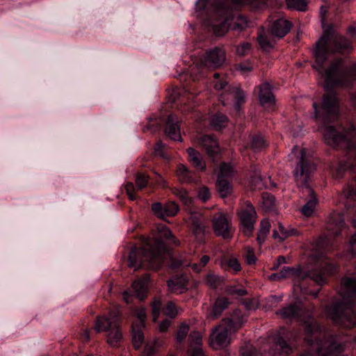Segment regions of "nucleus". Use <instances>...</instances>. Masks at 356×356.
Returning a JSON list of instances; mask_svg holds the SVG:
<instances>
[{
	"instance_id": "f257e3e1",
	"label": "nucleus",
	"mask_w": 356,
	"mask_h": 356,
	"mask_svg": "<svg viewBox=\"0 0 356 356\" xmlns=\"http://www.w3.org/2000/svg\"><path fill=\"white\" fill-rule=\"evenodd\" d=\"M324 78V89L327 92L323 96L321 106L316 102L313 104L316 119H321L324 124L333 122L337 119L339 113L338 99L332 90L334 86L348 87L356 80V62L350 67L343 65L342 58L333 60L323 73H318ZM356 106V93L352 96Z\"/></svg>"
},
{
	"instance_id": "f03ea898",
	"label": "nucleus",
	"mask_w": 356,
	"mask_h": 356,
	"mask_svg": "<svg viewBox=\"0 0 356 356\" xmlns=\"http://www.w3.org/2000/svg\"><path fill=\"white\" fill-rule=\"evenodd\" d=\"M159 238L148 239L142 248H133L129 255L128 266L136 270L140 268L158 270L162 266L169 252L162 239L179 245V241L165 225L158 227Z\"/></svg>"
},
{
	"instance_id": "7ed1b4c3",
	"label": "nucleus",
	"mask_w": 356,
	"mask_h": 356,
	"mask_svg": "<svg viewBox=\"0 0 356 356\" xmlns=\"http://www.w3.org/2000/svg\"><path fill=\"white\" fill-rule=\"evenodd\" d=\"M341 299L325 307L327 316L336 323L356 325V313L353 310V299L356 298V273L341 280Z\"/></svg>"
},
{
	"instance_id": "20e7f679",
	"label": "nucleus",
	"mask_w": 356,
	"mask_h": 356,
	"mask_svg": "<svg viewBox=\"0 0 356 356\" xmlns=\"http://www.w3.org/2000/svg\"><path fill=\"white\" fill-rule=\"evenodd\" d=\"M305 331V341L314 353L305 352L300 356H339L343 352L344 345L337 341L335 337H329L324 341L321 339L325 338V334L316 321H306Z\"/></svg>"
},
{
	"instance_id": "39448f33",
	"label": "nucleus",
	"mask_w": 356,
	"mask_h": 356,
	"mask_svg": "<svg viewBox=\"0 0 356 356\" xmlns=\"http://www.w3.org/2000/svg\"><path fill=\"white\" fill-rule=\"evenodd\" d=\"M315 170L316 165L312 159L306 155V149H302L293 174L297 186L301 189L302 197L307 201L301 209V213L306 217L313 214L318 203L316 195L309 184L310 176Z\"/></svg>"
},
{
	"instance_id": "423d86ee",
	"label": "nucleus",
	"mask_w": 356,
	"mask_h": 356,
	"mask_svg": "<svg viewBox=\"0 0 356 356\" xmlns=\"http://www.w3.org/2000/svg\"><path fill=\"white\" fill-rule=\"evenodd\" d=\"M352 49L350 42L343 36L332 33V27L325 31L323 35L316 42L314 54L316 58L313 67L323 73L324 63L330 54L349 53Z\"/></svg>"
},
{
	"instance_id": "0eeeda50",
	"label": "nucleus",
	"mask_w": 356,
	"mask_h": 356,
	"mask_svg": "<svg viewBox=\"0 0 356 356\" xmlns=\"http://www.w3.org/2000/svg\"><path fill=\"white\" fill-rule=\"evenodd\" d=\"M213 6L215 11L209 24L216 36L224 35L229 29L242 31L247 27L246 17L241 15L235 17L225 0H216Z\"/></svg>"
},
{
	"instance_id": "6e6552de",
	"label": "nucleus",
	"mask_w": 356,
	"mask_h": 356,
	"mask_svg": "<svg viewBox=\"0 0 356 356\" xmlns=\"http://www.w3.org/2000/svg\"><path fill=\"white\" fill-rule=\"evenodd\" d=\"M337 270V266L333 264H326L323 270H314L312 271H302L300 268H295L291 267H284L280 272L273 273L270 276V279L274 281L280 280L282 279L288 278L292 276H297L300 280V288L302 291L305 293H312L314 297H317L319 290L313 293L311 291L306 289L305 286V280L309 279L318 285H323L325 283V273L333 274Z\"/></svg>"
},
{
	"instance_id": "1a4fd4ad",
	"label": "nucleus",
	"mask_w": 356,
	"mask_h": 356,
	"mask_svg": "<svg viewBox=\"0 0 356 356\" xmlns=\"http://www.w3.org/2000/svg\"><path fill=\"white\" fill-rule=\"evenodd\" d=\"M120 315V310L115 308L107 315L97 316L95 321V330L97 332H107V343L112 347L119 346L122 340Z\"/></svg>"
},
{
	"instance_id": "9d476101",
	"label": "nucleus",
	"mask_w": 356,
	"mask_h": 356,
	"mask_svg": "<svg viewBox=\"0 0 356 356\" xmlns=\"http://www.w3.org/2000/svg\"><path fill=\"white\" fill-rule=\"evenodd\" d=\"M323 137L325 142L334 148L356 150V129L353 124L346 129L341 128L340 130L333 126H326Z\"/></svg>"
},
{
	"instance_id": "9b49d317",
	"label": "nucleus",
	"mask_w": 356,
	"mask_h": 356,
	"mask_svg": "<svg viewBox=\"0 0 356 356\" xmlns=\"http://www.w3.org/2000/svg\"><path fill=\"white\" fill-rule=\"evenodd\" d=\"M238 215L243 226V234L248 236L252 235L257 218V212L252 203L246 201Z\"/></svg>"
},
{
	"instance_id": "f8f14e48",
	"label": "nucleus",
	"mask_w": 356,
	"mask_h": 356,
	"mask_svg": "<svg viewBox=\"0 0 356 356\" xmlns=\"http://www.w3.org/2000/svg\"><path fill=\"white\" fill-rule=\"evenodd\" d=\"M225 60V50L222 47H215L206 52L197 63V66L218 68L223 65Z\"/></svg>"
},
{
	"instance_id": "ddd939ff",
	"label": "nucleus",
	"mask_w": 356,
	"mask_h": 356,
	"mask_svg": "<svg viewBox=\"0 0 356 356\" xmlns=\"http://www.w3.org/2000/svg\"><path fill=\"white\" fill-rule=\"evenodd\" d=\"M211 223L213 232L217 236L224 239L232 238V227L225 213L222 212L214 213L211 218Z\"/></svg>"
},
{
	"instance_id": "4468645a",
	"label": "nucleus",
	"mask_w": 356,
	"mask_h": 356,
	"mask_svg": "<svg viewBox=\"0 0 356 356\" xmlns=\"http://www.w3.org/2000/svg\"><path fill=\"white\" fill-rule=\"evenodd\" d=\"M214 88L216 90H223V93L221 95L220 98L223 97L225 94H234L235 99V108L236 110H239L241 104L245 102V93L244 92L232 86H229L225 80H218L215 83Z\"/></svg>"
},
{
	"instance_id": "2eb2a0df",
	"label": "nucleus",
	"mask_w": 356,
	"mask_h": 356,
	"mask_svg": "<svg viewBox=\"0 0 356 356\" xmlns=\"http://www.w3.org/2000/svg\"><path fill=\"white\" fill-rule=\"evenodd\" d=\"M190 228L195 239L202 242L207 228L204 217L200 213H192L188 218Z\"/></svg>"
},
{
	"instance_id": "dca6fc26",
	"label": "nucleus",
	"mask_w": 356,
	"mask_h": 356,
	"mask_svg": "<svg viewBox=\"0 0 356 356\" xmlns=\"http://www.w3.org/2000/svg\"><path fill=\"white\" fill-rule=\"evenodd\" d=\"M233 332L225 324H221L213 331L210 336L211 346L218 349L223 347L228 343V336Z\"/></svg>"
},
{
	"instance_id": "f3484780",
	"label": "nucleus",
	"mask_w": 356,
	"mask_h": 356,
	"mask_svg": "<svg viewBox=\"0 0 356 356\" xmlns=\"http://www.w3.org/2000/svg\"><path fill=\"white\" fill-rule=\"evenodd\" d=\"M291 352L292 347L290 343L283 337L278 335L266 356H288Z\"/></svg>"
},
{
	"instance_id": "a211bd4d",
	"label": "nucleus",
	"mask_w": 356,
	"mask_h": 356,
	"mask_svg": "<svg viewBox=\"0 0 356 356\" xmlns=\"http://www.w3.org/2000/svg\"><path fill=\"white\" fill-rule=\"evenodd\" d=\"M165 134L172 140L181 141L179 120L176 115H168L164 129Z\"/></svg>"
},
{
	"instance_id": "6ab92c4d",
	"label": "nucleus",
	"mask_w": 356,
	"mask_h": 356,
	"mask_svg": "<svg viewBox=\"0 0 356 356\" xmlns=\"http://www.w3.org/2000/svg\"><path fill=\"white\" fill-rule=\"evenodd\" d=\"M198 140L209 157L213 159L218 156L220 152L219 143L213 136L204 135Z\"/></svg>"
},
{
	"instance_id": "aec40b11",
	"label": "nucleus",
	"mask_w": 356,
	"mask_h": 356,
	"mask_svg": "<svg viewBox=\"0 0 356 356\" xmlns=\"http://www.w3.org/2000/svg\"><path fill=\"white\" fill-rule=\"evenodd\" d=\"M188 278L184 274L172 276L167 284L171 293L181 294L188 290Z\"/></svg>"
},
{
	"instance_id": "412c9836",
	"label": "nucleus",
	"mask_w": 356,
	"mask_h": 356,
	"mask_svg": "<svg viewBox=\"0 0 356 356\" xmlns=\"http://www.w3.org/2000/svg\"><path fill=\"white\" fill-rule=\"evenodd\" d=\"M246 319L240 309H235L229 317L225 318L222 320V323L225 324L233 332H236Z\"/></svg>"
},
{
	"instance_id": "4be33fe9",
	"label": "nucleus",
	"mask_w": 356,
	"mask_h": 356,
	"mask_svg": "<svg viewBox=\"0 0 356 356\" xmlns=\"http://www.w3.org/2000/svg\"><path fill=\"white\" fill-rule=\"evenodd\" d=\"M291 23L286 19H278L270 26L271 34L279 38L284 37L291 30Z\"/></svg>"
},
{
	"instance_id": "5701e85b",
	"label": "nucleus",
	"mask_w": 356,
	"mask_h": 356,
	"mask_svg": "<svg viewBox=\"0 0 356 356\" xmlns=\"http://www.w3.org/2000/svg\"><path fill=\"white\" fill-rule=\"evenodd\" d=\"M343 216L339 213H334L330 216L326 228L334 236H338L344 226Z\"/></svg>"
},
{
	"instance_id": "b1692460",
	"label": "nucleus",
	"mask_w": 356,
	"mask_h": 356,
	"mask_svg": "<svg viewBox=\"0 0 356 356\" xmlns=\"http://www.w3.org/2000/svg\"><path fill=\"white\" fill-rule=\"evenodd\" d=\"M150 280L149 275L145 274L141 279L136 280L132 284L133 290L136 297L143 300L145 298L147 294V285Z\"/></svg>"
},
{
	"instance_id": "393cba45",
	"label": "nucleus",
	"mask_w": 356,
	"mask_h": 356,
	"mask_svg": "<svg viewBox=\"0 0 356 356\" xmlns=\"http://www.w3.org/2000/svg\"><path fill=\"white\" fill-rule=\"evenodd\" d=\"M302 314L301 307L297 304H290L276 312V314L281 316L283 318H296Z\"/></svg>"
},
{
	"instance_id": "a878e982",
	"label": "nucleus",
	"mask_w": 356,
	"mask_h": 356,
	"mask_svg": "<svg viewBox=\"0 0 356 356\" xmlns=\"http://www.w3.org/2000/svg\"><path fill=\"white\" fill-rule=\"evenodd\" d=\"M259 91V102L261 106L273 105L275 104V97L271 91V87L269 83H262Z\"/></svg>"
},
{
	"instance_id": "bb28decb",
	"label": "nucleus",
	"mask_w": 356,
	"mask_h": 356,
	"mask_svg": "<svg viewBox=\"0 0 356 356\" xmlns=\"http://www.w3.org/2000/svg\"><path fill=\"white\" fill-rule=\"evenodd\" d=\"M176 175L181 183L190 184L195 180L194 172L189 170L184 165L179 164L177 168Z\"/></svg>"
},
{
	"instance_id": "cd10ccee",
	"label": "nucleus",
	"mask_w": 356,
	"mask_h": 356,
	"mask_svg": "<svg viewBox=\"0 0 356 356\" xmlns=\"http://www.w3.org/2000/svg\"><path fill=\"white\" fill-rule=\"evenodd\" d=\"M187 152L188 154L189 161L192 165L201 171H204L206 169V165L202 161V156L200 152L192 147L188 148Z\"/></svg>"
},
{
	"instance_id": "c85d7f7f",
	"label": "nucleus",
	"mask_w": 356,
	"mask_h": 356,
	"mask_svg": "<svg viewBox=\"0 0 356 356\" xmlns=\"http://www.w3.org/2000/svg\"><path fill=\"white\" fill-rule=\"evenodd\" d=\"M216 188L221 197H226L231 194L232 186L228 179H222V177H218L216 181Z\"/></svg>"
},
{
	"instance_id": "c756f323",
	"label": "nucleus",
	"mask_w": 356,
	"mask_h": 356,
	"mask_svg": "<svg viewBox=\"0 0 356 356\" xmlns=\"http://www.w3.org/2000/svg\"><path fill=\"white\" fill-rule=\"evenodd\" d=\"M229 302L228 299L225 297H220L218 298L214 303L213 311H212V316L213 318H218L222 313V312L227 309Z\"/></svg>"
},
{
	"instance_id": "7c9ffc66",
	"label": "nucleus",
	"mask_w": 356,
	"mask_h": 356,
	"mask_svg": "<svg viewBox=\"0 0 356 356\" xmlns=\"http://www.w3.org/2000/svg\"><path fill=\"white\" fill-rule=\"evenodd\" d=\"M143 326L136 325L134 323L132 325V342L136 349L140 347L143 342V333L142 332Z\"/></svg>"
},
{
	"instance_id": "2f4dec72",
	"label": "nucleus",
	"mask_w": 356,
	"mask_h": 356,
	"mask_svg": "<svg viewBox=\"0 0 356 356\" xmlns=\"http://www.w3.org/2000/svg\"><path fill=\"white\" fill-rule=\"evenodd\" d=\"M227 123V118L222 113L215 114L211 120V125L216 130L219 131L222 128L225 127Z\"/></svg>"
},
{
	"instance_id": "473e14b6",
	"label": "nucleus",
	"mask_w": 356,
	"mask_h": 356,
	"mask_svg": "<svg viewBox=\"0 0 356 356\" xmlns=\"http://www.w3.org/2000/svg\"><path fill=\"white\" fill-rule=\"evenodd\" d=\"M204 281L208 287L215 289L222 284L223 278L214 273H209L204 277Z\"/></svg>"
},
{
	"instance_id": "72a5a7b5",
	"label": "nucleus",
	"mask_w": 356,
	"mask_h": 356,
	"mask_svg": "<svg viewBox=\"0 0 356 356\" xmlns=\"http://www.w3.org/2000/svg\"><path fill=\"white\" fill-rule=\"evenodd\" d=\"M172 193L184 204L189 206L191 204L192 200L188 196V191L186 189L183 188H175L172 189Z\"/></svg>"
},
{
	"instance_id": "f704fd0d",
	"label": "nucleus",
	"mask_w": 356,
	"mask_h": 356,
	"mask_svg": "<svg viewBox=\"0 0 356 356\" xmlns=\"http://www.w3.org/2000/svg\"><path fill=\"white\" fill-rule=\"evenodd\" d=\"M238 5L248 6L252 9H259L264 6V0H232Z\"/></svg>"
},
{
	"instance_id": "c9c22d12",
	"label": "nucleus",
	"mask_w": 356,
	"mask_h": 356,
	"mask_svg": "<svg viewBox=\"0 0 356 356\" xmlns=\"http://www.w3.org/2000/svg\"><path fill=\"white\" fill-rule=\"evenodd\" d=\"M263 207L266 211L272 210L275 206V198L273 195L269 193H262Z\"/></svg>"
},
{
	"instance_id": "e433bc0d",
	"label": "nucleus",
	"mask_w": 356,
	"mask_h": 356,
	"mask_svg": "<svg viewBox=\"0 0 356 356\" xmlns=\"http://www.w3.org/2000/svg\"><path fill=\"white\" fill-rule=\"evenodd\" d=\"M266 146V141L261 136L257 135L252 137L251 147L254 151H261Z\"/></svg>"
},
{
	"instance_id": "4c0bfd02",
	"label": "nucleus",
	"mask_w": 356,
	"mask_h": 356,
	"mask_svg": "<svg viewBox=\"0 0 356 356\" xmlns=\"http://www.w3.org/2000/svg\"><path fill=\"white\" fill-rule=\"evenodd\" d=\"M286 5L290 8L300 11H305L307 7L306 0H285Z\"/></svg>"
},
{
	"instance_id": "58836bf2",
	"label": "nucleus",
	"mask_w": 356,
	"mask_h": 356,
	"mask_svg": "<svg viewBox=\"0 0 356 356\" xmlns=\"http://www.w3.org/2000/svg\"><path fill=\"white\" fill-rule=\"evenodd\" d=\"M149 183V177L144 173L138 172L136 175V184L138 190L145 188Z\"/></svg>"
},
{
	"instance_id": "ea45409f",
	"label": "nucleus",
	"mask_w": 356,
	"mask_h": 356,
	"mask_svg": "<svg viewBox=\"0 0 356 356\" xmlns=\"http://www.w3.org/2000/svg\"><path fill=\"white\" fill-rule=\"evenodd\" d=\"M222 264L228 268L233 270L234 272H238L241 269L240 263L238 259L234 257L225 259Z\"/></svg>"
},
{
	"instance_id": "a19ab883",
	"label": "nucleus",
	"mask_w": 356,
	"mask_h": 356,
	"mask_svg": "<svg viewBox=\"0 0 356 356\" xmlns=\"http://www.w3.org/2000/svg\"><path fill=\"white\" fill-rule=\"evenodd\" d=\"M233 173L232 166L228 163H222L220 166L218 177H222V179H229L232 177Z\"/></svg>"
},
{
	"instance_id": "79ce46f5",
	"label": "nucleus",
	"mask_w": 356,
	"mask_h": 356,
	"mask_svg": "<svg viewBox=\"0 0 356 356\" xmlns=\"http://www.w3.org/2000/svg\"><path fill=\"white\" fill-rule=\"evenodd\" d=\"M179 211L178 205L174 202H170L167 203L163 208L164 217L174 216L177 214Z\"/></svg>"
},
{
	"instance_id": "37998d69",
	"label": "nucleus",
	"mask_w": 356,
	"mask_h": 356,
	"mask_svg": "<svg viewBox=\"0 0 356 356\" xmlns=\"http://www.w3.org/2000/svg\"><path fill=\"white\" fill-rule=\"evenodd\" d=\"M257 41L263 50L266 51L273 47V45L270 42L268 36L262 33L258 35Z\"/></svg>"
},
{
	"instance_id": "c03bdc74",
	"label": "nucleus",
	"mask_w": 356,
	"mask_h": 356,
	"mask_svg": "<svg viewBox=\"0 0 356 356\" xmlns=\"http://www.w3.org/2000/svg\"><path fill=\"white\" fill-rule=\"evenodd\" d=\"M189 331V327L186 323H182L177 332L176 339L178 342L181 343L186 338Z\"/></svg>"
},
{
	"instance_id": "a18cd8bd",
	"label": "nucleus",
	"mask_w": 356,
	"mask_h": 356,
	"mask_svg": "<svg viewBox=\"0 0 356 356\" xmlns=\"http://www.w3.org/2000/svg\"><path fill=\"white\" fill-rule=\"evenodd\" d=\"M188 340L191 346L193 345L199 346L202 344V335L197 331H193L189 334Z\"/></svg>"
},
{
	"instance_id": "49530a36",
	"label": "nucleus",
	"mask_w": 356,
	"mask_h": 356,
	"mask_svg": "<svg viewBox=\"0 0 356 356\" xmlns=\"http://www.w3.org/2000/svg\"><path fill=\"white\" fill-rule=\"evenodd\" d=\"M163 312L166 316L172 318H175L178 313L176 305L172 302H169L166 305L165 307L163 309Z\"/></svg>"
},
{
	"instance_id": "de8ad7c7",
	"label": "nucleus",
	"mask_w": 356,
	"mask_h": 356,
	"mask_svg": "<svg viewBox=\"0 0 356 356\" xmlns=\"http://www.w3.org/2000/svg\"><path fill=\"white\" fill-rule=\"evenodd\" d=\"M251 49V44L243 42L236 48V54L239 56H244L248 54Z\"/></svg>"
},
{
	"instance_id": "09e8293b",
	"label": "nucleus",
	"mask_w": 356,
	"mask_h": 356,
	"mask_svg": "<svg viewBox=\"0 0 356 356\" xmlns=\"http://www.w3.org/2000/svg\"><path fill=\"white\" fill-rule=\"evenodd\" d=\"M209 260H210V257L209 256H207V255L202 256L198 264L195 263L192 265L193 270L196 273H199L200 271H201L202 268L203 267H204L208 264Z\"/></svg>"
},
{
	"instance_id": "8fccbe9b",
	"label": "nucleus",
	"mask_w": 356,
	"mask_h": 356,
	"mask_svg": "<svg viewBox=\"0 0 356 356\" xmlns=\"http://www.w3.org/2000/svg\"><path fill=\"white\" fill-rule=\"evenodd\" d=\"M152 314L155 321L160 314L162 303L159 299L155 298L152 302Z\"/></svg>"
},
{
	"instance_id": "3c124183",
	"label": "nucleus",
	"mask_w": 356,
	"mask_h": 356,
	"mask_svg": "<svg viewBox=\"0 0 356 356\" xmlns=\"http://www.w3.org/2000/svg\"><path fill=\"white\" fill-rule=\"evenodd\" d=\"M163 208L164 207L160 202H155L152 204L153 212L160 218H164Z\"/></svg>"
},
{
	"instance_id": "603ef678",
	"label": "nucleus",
	"mask_w": 356,
	"mask_h": 356,
	"mask_svg": "<svg viewBox=\"0 0 356 356\" xmlns=\"http://www.w3.org/2000/svg\"><path fill=\"white\" fill-rule=\"evenodd\" d=\"M198 197L204 202L208 201L211 197V193L209 188L206 186L200 188L198 193Z\"/></svg>"
},
{
	"instance_id": "864d4df0",
	"label": "nucleus",
	"mask_w": 356,
	"mask_h": 356,
	"mask_svg": "<svg viewBox=\"0 0 356 356\" xmlns=\"http://www.w3.org/2000/svg\"><path fill=\"white\" fill-rule=\"evenodd\" d=\"M124 188H125L126 193H127V195L129 196V198L132 201L136 200L137 196L134 194L136 187L134 186V184L132 182H128L125 185Z\"/></svg>"
},
{
	"instance_id": "5fc2aeb1",
	"label": "nucleus",
	"mask_w": 356,
	"mask_h": 356,
	"mask_svg": "<svg viewBox=\"0 0 356 356\" xmlns=\"http://www.w3.org/2000/svg\"><path fill=\"white\" fill-rule=\"evenodd\" d=\"M256 257L252 248H248L245 255V261L248 265H252L256 262Z\"/></svg>"
},
{
	"instance_id": "6e6d98bb",
	"label": "nucleus",
	"mask_w": 356,
	"mask_h": 356,
	"mask_svg": "<svg viewBox=\"0 0 356 356\" xmlns=\"http://www.w3.org/2000/svg\"><path fill=\"white\" fill-rule=\"evenodd\" d=\"M136 316L139 322L136 325L145 326V321L146 319V313L144 309H140L136 312Z\"/></svg>"
},
{
	"instance_id": "4d7b16f0",
	"label": "nucleus",
	"mask_w": 356,
	"mask_h": 356,
	"mask_svg": "<svg viewBox=\"0 0 356 356\" xmlns=\"http://www.w3.org/2000/svg\"><path fill=\"white\" fill-rule=\"evenodd\" d=\"M240 355L241 356H256V351L252 347L246 346L240 350Z\"/></svg>"
},
{
	"instance_id": "13d9d810",
	"label": "nucleus",
	"mask_w": 356,
	"mask_h": 356,
	"mask_svg": "<svg viewBox=\"0 0 356 356\" xmlns=\"http://www.w3.org/2000/svg\"><path fill=\"white\" fill-rule=\"evenodd\" d=\"M184 265L187 266V264H184L183 261L181 259H175L172 257L170 258V264H169L170 268H173V269H177Z\"/></svg>"
},
{
	"instance_id": "bf43d9fd",
	"label": "nucleus",
	"mask_w": 356,
	"mask_h": 356,
	"mask_svg": "<svg viewBox=\"0 0 356 356\" xmlns=\"http://www.w3.org/2000/svg\"><path fill=\"white\" fill-rule=\"evenodd\" d=\"M270 224L266 219H264L260 222V229L259 232L268 234L270 231Z\"/></svg>"
},
{
	"instance_id": "052dcab7",
	"label": "nucleus",
	"mask_w": 356,
	"mask_h": 356,
	"mask_svg": "<svg viewBox=\"0 0 356 356\" xmlns=\"http://www.w3.org/2000/svg\"><path fill=\"white\" fill-rule=\"evenodd\" d=\"M277 230L282 235V236H280V241H284L286 237L291 234V232L288 231L281 223H279Z\"/></svg>"
},
{
	"instance_id": "680f3d73",
	"label": "nucleus",
	"mask_w": 356,
	"mask_h": 356,
	"mask_svg": "<svg viewBox=\"0 0 356 356\" xmlns=\"http://www.w3.org/2000/svg\"><path fill=\"white\" fill-rule=\"evenodd\" d=\"M346 163H340L339 166L336 170L334 176L335 178H340L343 176V174L344 173L345 170H346Z\"/></svg>"
},
{
	"instance_id": "e2e57ef3",
	"label": "nucleus",
	"mask_w": 356,
	"mask_h": 356,
	"mask_svg": "<svg viewBox=\"0 0 356 356\" xmlns=\"http://www.w3.org/2000/svg\"><path fill=\"white\" fill-rule=\"evenodd\" d=\"M350 251L353 255L356 256V232L350 240Z\"/></svg>"
},
{
	"instance_id": "0e129e2a",
	"label": "nucleus",
	"mask_w": 356,
	"mask_h": 356,
	"mask_svg": "<svg viewBox=\"0 0 356 356\" xmlns=\"http://www.w3.org/2000/svg\"><path fill=\"white\" fill-rule=\"evenodd\" d=\"M170 325V321L165 319L163 321H161L159 325V330L161 332H165L168 329L169 326Z\"/></svg>"
},
{
	"instance_id": "69168bd1",
	"label": "nucleus",
	"mask_w": 356,
	"mask_h": 356,
	"mask_svg": "<svg viewBox=\"0 0 356 356\" xmlns=\"http://www.w3.org/2000/svg\"><path fill=\"white\" fill-rule=\"evenodd\" d=\"M191 356H204V353L202 348H200L199 346H196L194 348H192L191 349Z\"/></svg>"
},
{
	"instance_id": "338daca9",
	"label": "nucleus",
	"mask_w": 356,
	"mask_h": 356,
	"mask_svg": "<svg viewBox=\"0 0 356 356\" xmlns=\"http://www.w3.org/2000/svg\"><path fill=\"white\" fill-rule=\"evenodd\" d=\"M267 234H268L258 232L257 240L259 244H261L265 241Z\"/></svg>"
},
{
	"instance_id": "774afa93",
	"label": "nucleus",
	"mask_w": 356,
	"mask_h": 356,
	"mask_svg": "<svg viewBox=\"0 0 356 356\" xmlns=\"http://www.w3.org/2000/svg\"><path fill=\"white\" fill-rule=\"evenodd\" d=\"M238 69L242 72H250L252 70L251 67L244 64H239L238 65Z\"/></svg>"
}]
</instances>
